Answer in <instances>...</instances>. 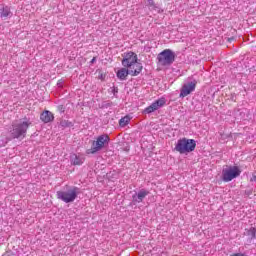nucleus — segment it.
Here are the masks:
<instances>
[{"mask_svg": "<svg viewBox=\"0 0 256 256\" xmlns=\"http://www.w3.org/2000/svg\"><path fill=\"white\" fill-rule=\"evenodd\" d=\"M123 59L121 64L126 69L130 70V75L132 77H137L141 71H143V65L139 63V58L137 57V53L133 51L125 52L122 55Z\"/></svg>", "mask_w": 256, "mask_h": 256, "instance_id": "f257e3e1", "label": "nucleus"}, {"mask_svg": "<svg viewBox=\"0 0 256 256\" xmlns=\"http://www.w3.org/2000/svg\"><path fill=\"white\" fill-rule=\"evenodd\" d=\"M196 147L197 142L195 139L181 138L176 142L174 150L180 153V155H189V153L195 151Z\"/></svg>", "mask_w": 256, "mask_h": 256, "instance_id": "f03ea898", "label": "nucleus"}, {"mask_svg": "<svg viewBox=\"0 0 256 256\" xmlns=\"http://www.w3.org/2000/svg\"><path fill=\"white\" fill-rule=\"evenodd\" d=\"M29 127H31L30 121L13 122L12 129L10 130L12 139H25V137H27Z\"/></svg>", "mask_w": 256, "mask_h": 256, "instance_id": "7ed1b4c3", "label": "nucleus"}, {"mask_svg": "<svg viewBox=\"0 0 256 256\" xmlns=\"http://www.w3.org/2000/svg\"><path fill=\"white\" fill-rule=\"evenodd\" d=\"M109 141H111V139L107 134H102L96 137L95 140L92 141L91 148L86 150L87 155H95L96 153H99V151H102V149H105V147L109 145Z\"/></svg>", "mask_w": 256, "mask_h": 256, "instance_id": "20e7f679", "label": "nucleus"}, {"mask_svg": "<svg viewBox=\"0 0 256 256\" xmlns=\"http://www.w3.org/2000/svg\"><path fill=\"white\" fill-rule=\"evenodd\" d=\"M77 191V187H67V189L65 190L57 191L56 197L57 199L63 201L64 203H73V201L77 199Z\"/></svg>", "mask_w": 256, "mask_h": 256, "instance_id": "39448f33", "label": "nucleus"}, {"mask_svg": "<svg viewBox=\"0 0 256 256\" xmlns=\"http://www.w3.org/2000/svg\"><path fill=\"white\" fill-rule=\"evenodd\" d=\"M157 61L160 67H169L175 62V53L171 49H165L158 54Z\"/></svg>", "mask_w": 256, "mask_h": 256, "instance_id": "423d86ee", "label": "nucleus"}, {"mask_svg": "<svg viewBox=\"0 0 256 256\" xmlns=\"http://www.w3.org/2000/svg\"><path fill=\"white\" fill-rule=\"evenodd\" d=\"M239 175H241V169L237 166H230L222 170V179L225 183H229V181L237 179Z\"/></svg>", "mask_w": 256, "mask_h": 256, "instance_id": "0eeeda50", "label": "nucleus"}, {"mask_svg": "<svg viewBox=\"0 0 256 256\" xmlns=\"http://www.w3.org/2000/svg\"><path fill=\"white\" fill-rule=\"evenodd\" d=\"M167 103V100L165 98H160L153 102L150 106L146 107L144 110V113H154V111H157L158 109H161V107H164V105Z\"/></svg>", "mask_w": 256, "mask_h": 256, "instance_id": "6e6552de", "label": "nucleus"}, {"mask_svg": "<svg viewBox=\"0 0 256 256\" xmlns=\"http://www.w3.org/2000/svg\"><path fill=\"white\" fill-rule=\"evenodd\" d=\"M195 87H197V81L184 84L180 90V97L183 98V97H187V95H191V93L195 91Z\"/></svg>", "mask_w": 256, "mask_h": 256, "instance_id": "1a4fd4ad", "label": "nucleus"}, {"mask_svg": "<svg viewBox=\"0 0 256 256\" xmlns=\"http://www.w3.org/2000/svg\"><path fill=\"white\" fill-rule=\"evenodd\" d=\"M149 195V191L142 189L132 196L133 203H143V199Z\"/></svg>", "mask_w": 256, "mask_h": 256, "instance_id": "9d476101", "label": "nucleus"}, {"mask_svg": "<svg viewBox=\"0 0 256 256\" xmlns=\"http://www.w3.org/2000/svg\"><path fill=\"white\" fill-rule=\"evenodd\" d=\"M129 75H131V70H129V68H126L125 66L123 68H120L116 72V76L118 77V79H120V81H125V79L129 77Z\"/></svg>", "mask_w": 256, "mask_h": 256, "instance_id": "9b49d317", "label": "nucleus"}, {"mask_svg": "<svg viewBox=\"0 0 256 256\" xmlns=\"http://www.w3.org/2000/svg\"><path fill=\"white\" fill-rule=\"evenodd\" d=\"M40 119L43 121V123H51V121H54L55 116L51 113V111L45 110L41 113Z\"/></svg>", "mask_w": 256, "mask_h": 256, "instance_id": "f8f14e48", "label": "nucleus"}, {"mask_svg": "<svg viewBox=\"0 0 256 256\" xmlns=\"http://www.w3.org/2000/svg\"><path fill=\"white\" fill-rule=\"evenodd\" d=\"M85 158L78 156L77 154H73L71 156V164L72 165H81L82 163H84Z\"/></svg>", "mask_w": 256, "mask_h": 256, "instance_id": "ddd939ff", "label": "nucleus"}, {"mask_svg": "<svg viewBox=\"0 0 256 256\" xmlns=\"http://www.w3.org/2000/svg\"><path fill=\"white\" fill-rule=\"evenodd\" d=\"M129 121H131V117L124 116L119 120L120 127H127V125H129Z\"/></svg>", "mask_w": 256, "mask_h": 256, "instance_id": "4468645a", "label": "nucleus"}, {"mask_svg": "<svg viewBox=\"0 0 256 256\" xmlns=\"http://www.w3.org/2000/svg\"><path fill=\"white\" fill-rule=\"evenodd\" d=\"M0 17L2 18H7V17H11V10L9 8H3L0 14Z\"/></svg>", "mask_w": 256, "mask_h": 256, "instance_id": "2eb2a0df", "label": "nucleus"}, {"mask_svg": "<svg viewBox=\"0 0 256 256\" xmlns=\"http://www.w3.org/2000/svg\"><path fill=\"white\" fill-rule=\"evenodd\" d=\"M248 235L251 236V239H256V228L255 227H251L248 230Z\"/></svg>", "mask_w": 256, "mask_h": 256, "instance_id": "dca6fc26", "label": "nucleus"}, {"mask_svg": "<svg viewBox=\"0 0 256 256\" xmlns=\"http://www.w3.org/2000/svg\"><path fill=\"white\" fill-rule=\"evenodd\" d=\"M148 5H150V7H155V1L148 0Z\"/></svg>", "mask_w": 256, "mask_h": 256, "instance_id": "f3484780", "label": "nucleus"}, {"mask_svg": "<svg viewBox=\"0 0 256 256\" xmlns=\"http://www.w3.org/2000/svg\"><path fill=\"white\" fill-rule=\"evenodd\" d=\"M230 256H246V255L243 254V253H235V254H232V255H230Z\"/></svg>", "mask_w": 256, "mask_h": 256, "instance_id": "a211bd4d", "label": "nucleus"}, {"mask_svg": "<svg viewBox=\"0 0 256 256\" xmlns=\"http://www.w3.org/2000/svg\"><path fill=\"white\" fill-rule=\"evenodd\" d=\"M250 181H251V182L256 181V175H255V174L252 175V177L250 178Z\"/></svg>", "mask_w": 256, "mask_h": 256, "instance_id": "6ab92c4d", "label": "nucleus"}, {"mask_svg": "<svg viewBox=\"0 0 256 256\" xmlns=\"http://www.w3.org/2000/svg\"><path fill=\"white\" fill-rule=\"evenodd\" d=\"M91 63H95V58H93V59L91 60Z\"/></svg>", "mask_w": 256, "mask_h": 256, "instance_id": "aec40b11", "label": "nucleus"}]
</instances>
